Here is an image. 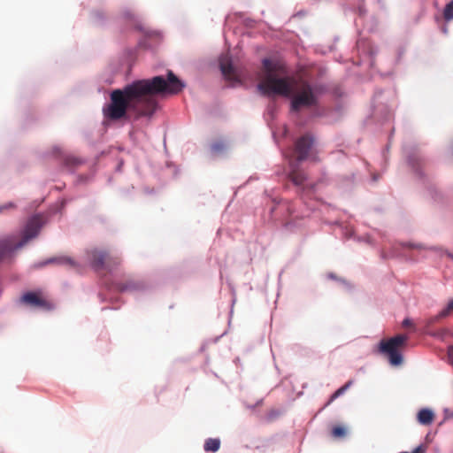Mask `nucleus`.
Returning <instances> with one entry per match:
<instances>
[{
	"label": "nucleus",
	"mask_w": 453,
	"mask_h": 453,
	"mask_svg": "<svg viewBox=\"0 0 453 453\" xmlns=\"http://www.w3.org/2000/svg\"><path fill=\"white\" fill-rule=\"evenodd\" d=\"M183 88L184 83L172 71L168 72L167 78L155 76L135 81L111 93V102L104 107V115L108 119L119 120L129 111L135 119L150 117L157 108V95L177 94Z\"/></svg>",
	"instance_id": "nucleus-1"
},
{
	"label": "nucleus",
	"mask_w": 453,
	"mask_h": 453,
	"mask_svg": "<svg viewBox=\"0 0 453 453\" xmlns=\"http://www.w3.org/2000/svg\"><path fill=\"white\" fill-rule=\"evenodd\" d=\"M262 76L257 88L263 95H279L291 97L290 109L297 112L303 108L318 106L319 96L323 91L320 85L288 75L285 65L279 60L265 58L262 61Z\"/></svg>",
	"instance_id": "nucleus-2"
},
{
	"label": "nucleus",
	"mask_w": 453,
	"mask_h": 453,
	"mask_svg": "<svg viewBox=\"0 0 453 453\" xmlns=\"http://www.w3.org/2000/svg\"><path fill=\"white\" fill-rule=\"evenodd\" d=\"M42 218L40 215H35L28 219L23 230L21 241L16 242L14 235L7 236L0 240V260L12 253L13 250L24 246L30 239L35 238L42 226Z\"/></svg>",
	"instance_id": "nucleus-3"
},
{
	"label": "nucleus",
	"mask_w": 453,
	"mask_h": 453,
	"mask_svg": "<svg viewBox=\"0 0 453 453\" xmlns=\"http://www.w3.org/2000/svg\"><path fill=\"white\" fill-rule=\"evenodd\" d=\"M408 337L404 334H398L388 340H382L379 346L380 353L388 357L392 365L397 366L403 363V356L400 349L405 345Z\"/></svg>",
	"instance_id": "nucleus-4"
},
{
	"label": "nucleus",
	"mask_w": 453,
	"mask_h": 453,
	"mask_svg": "<svg viewBox=\"0 0 453 453\" xmlns=\"http://www.w3.org/2000/svg\"><path fill=\"white\" fill-rule=\"evenodd\" d=\"M87 257L91 265L96 270L105 269L107 271H111L112 269L119 266L121 263L119 257L113 256L107 251L98 249H92L88 250Z\"/></svg>",
	"instance_id": "nucleus-5"
},
{
	"label": "nucleus",
	"mask_w": 453,
	"mask_h": 453,
	"mask_svg": "<svg viewBox=\"0 0 453 453\" xmlns=\"http://www.w3.org/2000/svg\"><path fill=\"white\" fill-rule=\"evenodd\" d=\"M21 301L33 308H38L44 311H50L53 308L51 302L44 298L42 294L36 292H27L22 296Z\"/></svg>",
	"instance_id": "nucleus-6"
},
{
	"label": "nucleus",
	"mask_w": 453,
	"mask_h": 453,
	"mask_svg": "<svg viewBox=\"0 0 453 453\" xmlns=\"http://www.w3.org/2000/svg\"><path fill=\"white\" fill-rule=\"evenodd\" d=\"M313 144V138L310 134H304L300 137L295 145V154L298 162L307 158L310 150Z\"/></svg>",
	"instance_id": "nucleus-7"
},
{
	"label": "nucleus",
	"mask_w": 453,
	"mask_h": 453,
	"mask_svg": "<svg viewBox=\"0 0 453 453\" xmlns=\"http://www.w3.org/2000/svg\"><path fill=\"white\" fill-rule=\"evenodd\" d=\"M219 67L224 77L228 81H236L237 74L234 68L231 59L227 56L221 57L219 59Z\"/></svg>",
	"instance_id": "nucleus-8"
},
{
	"label": "nucleus",
	"mask_w": 453,
	"mask_h": 453,
	"mask_svg": "<svg viewBox=\"0 0 453 453\" xmlns=\"http://www.w3.org/2000/svg\"><path fill=\"white\" fill-rule=\"evenodd\" d=\"M53 263L61 265H65V266H66L68 268H72V269H78V267H79V265L75 260H73L72 257H66V256H59V257H51V258L46 260L42 265H45L48 264H53Z\"/></svg>",
	"instance_id": "nucleus-9"
},
{
	"label": "nucleus",
	"mask_w": 453,
	"mask_h": 453,
	"mask_svg": "<svg viewBox=\"0 0 453 453\" xmlns=\"http://www.w3.org/2000/svg\"><path fill=\"white\" fill-rule=\"evenodd\" d=\"M434 419V412L429 409H422L418 413V421L421 425H430Z\"/></svg>",
	"instance_id": "nucleus-10"
},
{
	"label": "nucleus",
	"mask_w": 453,
	"mask_h": 453,
	"mask_svg": "<svg viewBox=\"0 0 453 453\" xmlns=\"http://www.w3.org/2000/svg\"><path fill=\"white\" fill-rule=\"evenodd\" d=\"M289 178L296 185L299 186L304 182L306 180V175L303 172L293 167L291 173H289Z\"/></svg>",
	"instance_id": "nucleus-11"
},
{
	"label": "nucleus",
	"mask_w": 453,
	"mask_h": 453,
	"mask_svg": "<svg viewBox=\"0 0 453 453\" xmlns=\"http://www.w3.org/2000/svg\"><path fill=\"white\" fill-rule=\"evenodd\" d=\"M220 441L215 438H210L205 441L203 449L206 452H216L219 449Z\"/></svg>",
	"instance_id": "nucleus-12"
},
{
	"label": "nucleus",
	"mask_w": 453,
	"mask_h": 453,
	"mask_svg": "<svg viewBox=\"0 0 453 453\" xmlns=\"http://www.w3.org/2000/svg\"><path fill=\"white\" fill-rule=\"evenodd\" d=\"M353 381L352 380H349L348 382H346L342 387H341L340 388H338L330 397L328 403H326V405L330 404L332 402H334L337 397H339L340 395H342V394H344L346 392V390L352 385Z\"/></svg>",
	"instance_id": "nucleus-13"
},
{
	"label": "nucleus",
	"mask_w": 453,
	"mask_h": 453,
	"mask_svg": "<svg viewBox=\"0 0 453 453\" xmlns=\"http://www.w3.org/2000/svg\"><path fill=\"white\" fill-rule=\"evenodd\" d=\"M443 17L448 21L453 19V0L446 4L443 12Z\"/></svg>",
	"instance_id": "nucleus-14"
},
{
	"label": "nucleus",
	"mask_w": 453,
	"mask_h": 453,
	"mask_svg": "<svg viewBox=\"0 0 453 453\" xmlns=\"http://www.w3.org/2000/svg\"><path fill=\"white\" fill-rule=\"evenodd\" d=\"M332 434L335 438H342L346 435V429L343 426H337L332 430Z\"/></svg>",
	"instance_id": "nucleus-15"
},
{
	"label": "nucleus",
	"mask_w": 453,
	"mask_h": 453,
	"mask_svg": "<svg viewBox=\"0 0 453 453\" xmlns=\"http://www.w3.org/2000/svg\"><path fill=\"white\" fill-rule=\"evenodd\" d=\"M119 290L120 291H129V290H134V289H137L138 288V284L133 282V281H129L126 284H121L119 287Z\"/></svg>",
	"instance_id": "nucleus-16"
},
{
	"label": "nucleus",
	"mask_w": 453,
	"mask_h": 453,
	"mask_svg": "<svg viewBox=\"0 0 453 453\" xmlns=\"http://www.w3.org/2000/svg\"><path fill=\"white\" fill-rule=\"evenodd\" d=\"M450 314H453V299L449 302L448 305L442 311H441V316H449Z\"/></svg>",
	"instance_id": "nucleus-17"
},
{
	"label": "nucleus",
	"mask_w": 453,
	"mask_h": 453,
	"mask_svg": "<svg viewBox=\"0 0 453 453\" xmlns=\"http://www.w3.org/2000/svg\"><path fill=\"white\" fill-rule=\"evenodd\" d=\"M447 316H441V311H440L436 316L427 319L426 321V326H430L433 324L438 322L440 319H444Z\"/></svg>",
	"instance_id": "nucleus-18"
},
{
	"label": "nucleus",
	"mask_w": 453,
	"mask_h": 453,
	"mask_svg": "<svg viewBox=\"0 0 453 453\" xmlns=\"http://www.w3.org/2000/svg\"><path fill=\"white\" fill-rule=\"evenodd\" d=\"M14 208H15V205L13 203H7L0 206V213L5 210H12Z\"/></svg>",
	"instance_id": "nucleus-19"
},
{
	"label": "nucleus",
	"mask_w": 453,
	"mask_h": 453,
	"mask_svg": "<svg viewBox=\"0 0 453 453\" xmlns=\"http://www.w3.org/2000/svg\"><path fill=\"white\" fill-rule=\"evenodd\" d=\"M413 326V323L411 319H405L403 321V326L404 327H408V326Z\"/></svg>",
	"instance_id": "nucleus-20"
},
{
	"label": "nucleus",
	"mask_w": 453,
	"mask_h": 453,
	"mask_svg": "<svg viewBox=\"0 0 453 453\" xmlns=\"http://www.w3.org/2000/svg\"><path fill=\"white\" fill-rule=\"evenodd\" d=\"M448 356H449V359L450 363L453 365V346L449 347V351H448Z\"/></svg>",
	"instance_id": "nucleus-21"
},
{
	"label": "nucleus",
	"mask_w": 453,
	"mask_h": 453,
	"mask_svg": "<svg viewBox=\"0 0 453 453\" xmlns=\"http://www.w3.org/2000/svg\"><path fill=\"white\" fill-rule=\"evenodd\" d=\"M290 225H291V223H290V222H287V223H286V226H287L288 227H289V226H290Z\"/></svg>",
	"instance_id": "nucleus-22"
}]
</instances>
